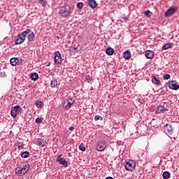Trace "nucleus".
Here are the masks:
<instances>
[{"instance_id": "aec40b11", "label": "nucleus", "mask_w": 179, "mask_h": 179, "mask_svg": "<svg viewBox=\"0 0 179 179\" xmlns=\"http://www.w3.org/2000/svg\"><path fill=\"white\" fill-rule=\"evenodd\" d=\"M124 58L125 59H129L131 58V52H129V50H126L124 52Z\"/></svg>"}, {"instance_id": "58836bf2", "label": "nucleus", "mask_w": 179, "mask_h": 179, "mask_svg": "<svg viewBox=\"0 0 179 179\" xmlns=\"http://www.w3.org/2000/svg\"><path fill=\"white\" fill-rule=\"evenodd\" d=\"M124 20H128V17H124Z\"/></svg>"}, {"instance_id": "f03ea898", "label": "nucleus", "mask_w": 179, "mask_h": 179, "mask_svg": "<svg viewBox=\"0 0 179 179\" xmlns=\"http://www.w3.org/2000/svg\"><path fill=\"white\" fill-rule=\"evenodd\" d=\"M27 36V31H24L23 32L18 34L17 36H15V44L18 45L19 44H23L26 40V37Z\"/></svg>"}, {"instance_id": "dca6fc26", "label": "nucleus", "mask_w": 179, "mask_h": 179, "mask_svg": "<svg viewBox=\"0 0 179 179\" xmlns=\"http://www.w3.org/2000/svg\"><path fill=\"white\" fill-rule=\"evenodd\" d=\"M88 5L92 8V9H94L95 8H97L98 4L96 0H89Z\"/></svg>"}, {"instance_id": "f3484780", "label": "nucleus", "mask_w": 179, "mask_h": 179, "mask_svg": "<svg viewBox=\"0 0 179 179\" xmlns=\"http://www.w3.org/2000/svg\"><path fill=\"white\" fill-rule=\"evenodd\" d=\"M152 83H154V85H157V86H160V85H162V83H160V80H159L157 78H156V76H152Z\"/></svg>"}, {"instance_id": "ea45409f", "label": "nucleus", "mask_w": 179, "mask_h": 179, "mask_svg": "<svg viewBox=\"0 0 179 179\" xmlns=\"http://www.w3.org/2000/svg\"><path fill=\"white\" fill-rule=\"evenodd\" d=\"M73 48V50H76V48Z\"/></svg>"}, {"instance_id": "c756f323", "label": "nucleus", "mask_w": 179, "mask_h": 179, "mask_svg": "<svg viewBox=\"0 0 179 179\" xmlns=\"http://www.w3.org/2000/svg\"><path fill=\"white\" fill-rule=\"evenodd\" d=\"M17 148H18L19 150H22L23 149V143H17L16 144Z\"/></svg>"}, {"instance_id": "f257e3e1", "label": "nucleus", "mask_w": 179, "mask_h": 179, "mask_svg": "<svg viewBox=\"0 0 179 179\" xmlns=\"http://www.w3.org/2000/svg\"><path fill=\"white\" fill-rule=\"evenodd\" d=\"M73 12V10L71 8V6L66 4L63 6L59 9V13L62 17H67V16H71Z\"/></svg>"}, {"instance_id": "9d476101", "label": "nucleus", "mask_w": 179, "mask_h": 179, "mask_svg": "<svg viewBox=\"0 0 179 179\" xmlns=\"http://www.w3.org/2000/svg\"><path fill=\"white\" fill-rule=\"evenodd\" d=\"M106 148H107V143H106V141H101L98 144L96 150L99 152H103V150H104Z\"/></svg>"}, {"instance_id": "2eb2a0df", "label": "nucleus", "mask_w": 179, "mask_h": 179, "mask_svg": "<svg viewBox=\"0 0 179 179\" xmlns=\"http://www.w3.org/2000/svg\"><path fill=\"white\" fill-rule=\"evenodd\" d=\"M10 62L12 66H16V65H19V59L17 57H13L10 59Z\"/></svg>"}, {"instance_id": "393cba45", "label": "nucleus", "mask_w": 179, "mask_h": 179, "mask_svg": "<svg viewBox=\"0 0 179 179\" xmlns=\"http://www.w3.org/2000/svg\"><path fill=\"white\" fill-rule=\"evenodd\" d=\"M170 176H171V174H170V172H169V171H164L162 174V177L164 179L170 178Z\"/></svg>"}, {"instance_id": "72a5a7b5", "label": "nucleus", "mask_w": 179, "mask_h": 179, "mask_svg": "<svg viewBox=\"0 0 179 179\" xmlns=\"http://www.w3.org/2000/svg\"><path fill=\"white\" fill-rule=\"evenodd\" d=\"M35 122H36V124H41L43 122V120H41V118L37 117L35 120Z\"/></svg>"}, {"instance_id": "e433bc0d", "label": "nucleus", "mask_w": 179, "mask_h": 179, "mask_svg": "<svg viewBox=\"0 0 179 179\" xmlns=\"http://www.w3.org/2000/svg\"><path fill=\"white\" fill-rule=\"evenodd\" d=\"M105 179H114V178L111 176H108Z\"/></svg>"}, {"instance_id": "6e6552de", "label": "nucleus", "mask_w": 179, "mask_h": 179, "mask_svg": "<svg viewBox=\"0 0 179 179\" xmlns=\"http://www.w3.org/2000/svg\"><path fill=\"white\" fill-rule=\"evenodd\" d=\"M25 31H27V37L28 38V43H31V41H33L34 40V37H36V35L31 29H27Z\"/></svg>"}, {"instance_id": "423d86ee", "label": "nucleus", "mask_w": 179, "mask_h": 179, "mask_svg": "<svg viewBox=\"0 0 179 179\" xmlns=\"http://www.w3.org/2000/svg\"><path fill=\"white\" fill-rule=\"evenodd\" d=\"M75 103V101H73L72 99H66L63 102V107L65 108V110H69L71 108V106H73Z\"/></svg>"}, {"instance_id": "c9c22d12", "label": "nucleus", "mask_w": 179, "mask_h": 179, "mask_svg": "<svg viewBox=\"0 0 179 179\" xmlns=\"http://www.w3.org/2000/svg\"><path fill=\"white\" fill-rule=\"evenodd\" d=\"M75 129V127L73 126H71L69 127L70 131H73Z\"/></svg>"}, {"instance_id": "4468645a", "label": "nucleus", "mask_w": 179, "mask_h": 179, "mask_svg": "<svg viewBox=\"0 0 179 179\" xmlns=\"http://www.w3.org/2000/svg\"><path fill=\"white\" fill-rule=\"evenodd\" d=\"M36 145H38V146H41V148H44L45 146V143H47L46 141H44L43 138H39L36 141Z\"/></svg>"}, {"instance_id": "cd10ccee", "label": "nucleus", "mask_w": 179, "mask_h": 179, "mask_svg": "<svg viewBox=\"0 0 179 179\" xmlns=\"http://www.w3.org/2000/svg\"><path fill=\"white\" fill-rule=\"evenodd\" d=\"M144 15H145V16H147V17H150L152 16V15H153V13L149 11V10L145 11Z\"/></svg>"}, {"instance_id": "f704fd0d", "label": "nucleus", "mask_w": 179, "mask_h": 179, "mask_svg": "<svg viewBox=\"0 0 179 179\" xmlns=\"http://www.w3.org/2000/svg\"><path fill=\"white\" fill-rule=\"evenodd\" d=\"M170 78H171L170 74H166L164 76V79H165L166 80H169Z\"/></svg>"}, {"instance_id": "a211bd4d", "label": "nucleus", "mask_w": 179, "mask_h": 179, "mask_svg": "<svg viewBox=\"0 0 179 179\" xmlns=\"http://www.w3.org/2000/svg\"><path fill=\"white\" fill-rule=\"evenodd\" d=\"M165 111H167V108H164V106H158L157 113H158L159 114H162V113H164Z\"/></svg>"}, {"instance_id": "bb28decb", "label": "nucleus", "mask_w": 179, "mask_h": 179, "mask_svg": "<svg viewBox=\"0 0 179 179\" xmlns=\"http://www.w3.org/2000/svg\"><path fill=\"white\" fill-rule=\"evenodd\" d=\"M43 105L44 103L41 101H38L36 103V106L38 107V108H42Z\"/></svg>"}, {"instance_id": "4be33fe9", "label": "nucleus", "mask_w": 179, "mask_h": 179, "mask_svg": "<svg viewBox=\"0 0 179 179\" xmlns=\"http://www.w3.org/2000/svg\"><path fill=\"white\" fill-rule=\"evenodd\" d=\"M21 157L22 159H27V157H30V153L28 151H24L21 154Z\"/></svg>"}, {"instance_id": "7c9ffc66", "label": "nucleus", "mask_w": 179, "mask_h": 179, "mask_svg": "<svg viewBox=\"0 0 179 179\" xmlns=\"http://www.w3.org/2000/svg\"><path fill=\"white\" fill-rule=\"evenodd\" d=\"M99 120H100L101 121H103V117H101L100 115H95L94 120L99 121Z\"/></svg>"}, {"instance_id": "ddd939ff", "label": "nucleus", "mask_w": 179, "mask_h": 179, "mask_svg": "<svg viewBox=\"0 0 179 179\" xmlns=\"http://www.w3.org/2000/svg\"><path fill=\"white\" fill-rule=\"evenodd\" d=\"M145 56L148 59H152L153 57H155V52L152 50H146Z\"/></svg>"}, {"instance_id": "5701e85b", "label": "nucleus", "mask_w": 179, "mask_h": 179, "mask_svg": "<svg viewBox=\"0 0 179 179\" xmlns=\"http://www.w3.org/2000/svg\"><path fill=\"white\" fill-rule=\"evenodd\" d=\"M30 78L31 80H37V79H38V73H33L31 74Z\"/></svg>"}, {"instance_id": "20e7f679", "label": "nucleus", "mask_w": 179, "mask_h": 179, "mask_svg": "<svg viewBox=\"0 0 179 179\" xmlns=\"http://www.w3.org/2000/svg\"><path fill=\"white\" fill-rule=\"evenodd\" d=\"M178 10V6H171L165 13L166 17H170L172 15H174L176 12Z\"/></svg>"}, {"instance_id": "39448f33", "label": "nucleus", "mask_w": 179, "mask_h": 179, "mask_svg": "<svg viewBox=\"0 0 179 179\" xmlns=\"http://www.w3.org/2000/svg\"><path fill=\"white\" fill-rule=\"evenodd\" d=\"M135 167H136V164L134 161H129L126 163L125 169L127 171H132L135 170Z\"/></svg>"}, {"instance_id": "f8f14e48", "label": "nucleus", "mask_w": 179, "mask_h": 179, "mask_svg": "<svg viewBox=\"0 0 179 179\" xmlns=\"http://www.w3.org/2000/svg\"><path fill=\"white\" fill-rule=\"evenodd\" d=\"M169 87L172 89V90H178L179 89V85L177 84V81L176 80H172L169 83Z\"/></svg>"}, {"instance_id": "a878e982", "label": "nucleus", "mask_w": 179, "mask_h": 179, "mask_svg": "<svg viewBox=\"0 0 179 179\" xmlns=\"http://www.w3.org/2000/svg\"><path fill=\"white\" fill-rule=\"evenodd\" d=\"M171 47H173L172 43H166L163 45L162 50H169V48H171Z\"/></svg>"}, {"instance_id": "473e14b6", "label": "nucleus", "mask_w": 179, "mask_h": 179, "mask_svg": "<svg viewBox=\"0 0 179 179\" xmlns=\"http://www.w3.org/2000/svg\"><path fill=\"white\" fill-rule=\"evenodd\" d=\"M77 8L78 9H83V3L79 2L77 3Z\"/></svg>"}, {"instance_id": "b1692460", "label": "nucleus", "mask_w": 179, "mask_h": 179, "mask_svg": "<svg viewBox=\"0 0 179 179\" xmlns=\"http://www.w3.org/2000/svg\"><path fill=\"white\" fill-rule=\"evenodd\" d=\"M106 52L107 54V55H113V54H114V49L111 48H108L106 50Z\"/></svg>"}, {"instance_id": "0eeeda50", "label": "nucleus", "mask_w": 179, "mask_h": 179, "mask_svg": "<svg viewBox=\"0 0 179 179\" xmlns=\"http://www.w3.org/2000/svg\"><path fill=\"white\" fill-rule=\"evenodd\" d=\"M56 162L63 166V167H68V161H66L65 158L62 157V155L57 156Z\"/></svg>"}, {"instance_id": "7ed1b4c3", "label": "nucleus", "mask_w": 179, "mask_h": 179, "mask_svg": "<svg viewBox=\"0 0 179 179\" xmlns=\"http://www.w3.org/2000/svg\"><path fill=\"white\" fill-rule=\"evenodd\" d=\"M27 171H29V165L25 164V165H23L22 166L16 168L15 174L16 176H24V174H26Z\"/></svg>"}, {"instance_id": "1a4fd4ad", "label": "nucleus", "mask_w": 179, "mask_h": 179, "mask_svg": "<svg viewBox=\"0 0 179 179\" xmlns=\"http://www.w3.org/2000/svg\"><path fill=\"white\" fill-rule=\"evenodd\" d=\"M20 110H22V108L20 106H16L12 108L10 113L13 118H15V117L20 113Z\"/></svg>"}, {"instance_id": "2f4dec72", "label": "nucleus", "mask_w": 179, "mask_h": 179, "mask_svg": "<svg viewBox=\"0 0 179 179\" xmlns=\"http://www.w3.org/2000/svg\"><path fill=\"white\" fill-rule=\"evenodd\" d=\"M79 149H80V150H82V152H85V150H86V148L85 147V145L83 144H80L79 145Z\"/></svg>"}, {"instance_id": "a19ab883", "label": "nucleus", "mask_w": 179, "mask_h": 179, "mask_svg": "<svg viewBox=\"0 0 179 179\" xmlns=\"http://www.w3.org/2000/svg\"><path fill=\"white\" fill-rule=\"evenodd\" d=\"M0 76H1V73H0Z\"/></svg>"}, {"instance_id": "9b49d317", "label": "nucleus", "mask_w": 179, "mask_h": 179, "mask_svg": "<svg viewBox=\"0 0 179 179\" xmlns=\"http://www.w3.org/2000/svg\"><path fill=\"white\" fill-rule=\"evenodd\" d=\"M62 61V57L61 56V53L59 52V51H57L55 55V62L58 65L61 64Z\"/></svg>"}, {"instance_id": "412c9836", "label": "nucleus", "mask_w": 179, "mask_h": 179, "mask_svg": "<svg viewBox=\"0 0 179 179\" xmlns=\"http://www.w3.org/2000/svg\"><path fill=\"white\" fill-rule=\"evenodd\" d=\"M57 86H58V81L55 79L52 80L50 83V87L55 88Z\"/></svg>"}, {"instance_id": "c85d7f7f", "label": "nucleus", "mask_w": 179, "mask_h": 179, "mask_svg": "<svg viewBox=\"0 0 179 179\" xmlns=\"http://www.w3.org/2000/svg\"><path fill=\"white\" fill-rule=\"evenodd\" d=\"M39 3L42 5V6H47V0H39Z\"/></svg>"}, {"instance_id": "4c0bfd02", "label": "nucleus", "mask_w": 179, "mask_h": 179, "mask_svg": "<svg viewBox=\"0 0 179 179\" xmlns=\"http://www.w3.org/2000/svg\"><path fill=\"white\" fill-rule=\"evenodd\" d=\"M1 76H6V75H5V73H1Z\"/></svg>"}, {"instance_id": "6ab92c4d", "label": "nucleus", "mask_w": 179, "mask_h": 179, "mask_svg": "<svg viewBox=\"0 0 179 179\" xmlns=\"http://www.w3.org/2000/svg\"><path fill=\"white\" fill-rule=\"evenodd\" d=\"M166 127L168 134H173V130L174 129V127H173V126L170 124H166Z\"/></svg>"}]
</instances>
